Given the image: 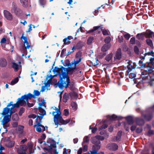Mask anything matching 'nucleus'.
I'll return each mask as SVG.
<instances>
[{
    "mask_svg": "<svg viewBox=\"0 0 154 154\" xmlns=\"http://www.w3.org/2000/svg\"><path fill=\"white\" fill-rule=\"evenodd\" d=\"M60 67L57 66L55 67L53 72L54 73L57 72V74L54 75H50L49 76L50 80H51L54 77L59 75L60 80L58 82L54 84L55 88L58 86L60 89H62L64 87L67 88V68H65L61 66H59Z\"/></svg>",
    "mask_w": 154,
    "mask_h": 154,
    "instance_id": "obj_1",
    "label": "nucleus"
},
{
    "mask_svg": "<svg viewBox=\"0 0 154 154\" xmlns=\"http://www.w3.org/2000/svg\"><path fill=\"white\" fill-rule=\"evenodd\" d=\"M154 74V71L152 68H150L148 70V72L146 71L143 72L141 73V77L143 80H146L147 82H149V80H151L150 74Z\"/></svg>",
    "mask_w": 154,
    "mask_h": 154,
    "instance_id": "obj_2",
    "label": "nucleus"
},
{
    "mask_svg": "<svg viewBox=\"0 0 154 154\" xmlns=\"http://www.w3.org/2000/svg\"><path fill=\"white\" fill-rule=\"evenodd\" d=\"M54 119V123L56 125H57L56 128L58 127L59 123L63 125H66L67 124V120H64L61 115L60 116L55 115Z\"/></svg>",
    "mask_w": 154,
    "mask_h": 154,
    "instance_id": "obj_3",
    "label": "nucleus"
},
{
    "mask_svg": "<svg viewBox=\"0 0 154 154\" xmlns=\"http://www.w3.org/2000/svg\"><path fill=\"white\" fill-rule=\"evenodd\" d=\"M4 116V117L2 121V124L3 125L4 128H5L8 126L6 124L11 120V115L8 114Z\"/></svg>",
    "mask_w": 154,
    "mask_h": 154,
    "instance_id": "obj_4",
    "label": "nucleus"
},
{
    "mask_svg": "<svg viewBox=\"0 0 154 154\" xmlns=\"http://www.w3.org/2000/svg\"><path fill=\"white\" fill-rule=\"evenodd\" d=\"M11 11L17 15H20L22 13V11L17 7L16 4L14 2L12 3Z\"/></svg>",
    "mask_w": 154,
    "mask_h": 154,
    "instance_id": "obj_5",
    "label": "nucleus"
},
{
    "mask_svg": "<svg viewBox=\"0 0 154 154\" xmlns=\"http://www.w3.org/2000/svg\"><path fill=\"white\" fill-rule=\"evenodd\" d=\"M104 138L103 136L97 135L95 137H92L91 141L94 144H99L100 143V140H103Z\"/></svg>",
    "mask_w": 154,
    "mask_h": 154,
    "instance_id": "obj_6",
    "label": "nucleus"
},
{
    "mask_svg": "<svg viewBox=\"0 0 154 154\" xmlns=\"http://www.w3.org/2000/svg\"><path fill=\"white\" fill-rule=\"evenodd\" d=\"M47 142L48 144V145L49 144L48 146L49 150L52 149V148H56L57 147L56 143L54 140L49 138L48 139Z\"/></svg>",
    "mask_w": 154,
    "mask_h": 154,
    "instance_id": "obj_7",
    "label": "nucleus"
},
{
    "mask_svg": "<svg viewBox=\"0 0 154 154\" xmlns=\"http://www.w3.org/2000/svg\"><path fill=\"white\" fill-rule=\"evenodd\" d=\"M76 67L75 64L73 62L71 63H68V74H72Z\"/></svg>",
    "mask_w": 154,
    "mask_h": 154,
    "instance_id": "obj_8",
    "label": "nucleus"
},
{
    "mask_svg": "<svg viewBox=\"0 0 154 154\" xmlns=\"http://www.w3.org/2000/svg\"><path fill=\"white\" fill-rule=\"evenodd\" d=\"M22 96L23 97L22 98H23V100H24L27 103L28 102H29L28 100L29 99L30 100L32 98H35V97L33 95L30 93H29L26 94H24Z\"/></svg>",
    "mask_w": 154,
    "mask_h": 154,
    "instance_id": "obj_9",
    "label": "nucleus"
},
{
    "mask_svg": "<svg viewBox=\"0 0 154 154\" xmlns=\"http://www.w3.org/2000/svg\"><path fill=\"white\" fill-rule=\"evenodd\" d=\"M14 108V106H12L11 107V108H7V107H6L4 108L3 109V112L2 113V115H5L7 114H8V113L10 112L11 113V115L14 112H13L12 111V109Z\"/></svg>",
    "mask_w": 154,
    "mask_h": 154,
    "instance_id": "obj_10",
    "label": "nucleus"
},
{
    "mask_svg": "<svg viewBox=\"0 0 154 154\" xmlns=\"http://www.w3.org/2000/svg\"><path fill=\"white\" fill-rule=\"evenodd\" d=\"M69 86V89L72 91H76L77 90L75 87V82L73 81H70L69 78L68 77V88Z\"/></svg>",
    "mask_w": 154,
    "mask_h": 154,
    "instance_id": "obj_11",
    "label": "nucleus"
},
{
    "mask_svg": "<svg viewBox=\"0 0 154 154\" xmlns=\"http://www.w3.org/2000/svg\"><path fill=\"white\" fill-rule=\"evenodd\" d=\"M23 96H21L20 98H19L17 99V103L13 104L12 106H14V107H16L17 108H19V106H23V103L24 102L23 100Z\"/></svg>",
    "mask_w": 154,
    "mask_h": 154,
    "instance_id": "obj_12",
    "label": "nucleus"
},
{
    "mask_svg": "<svg viewBox=\"0 0 154 154\" xmlns=\"http://www.w3.org/2000/svg\"><path fill=\"white\" fill-rule=\"evenodd\" d=\"M4 14L5 17L7 20H11L12 19V14L8 11L4 10Z\"/></svg>",
    "mask_w": 154,
    "mask_h": 154,
    "instance_id": "obj_13",
    "label": "nucleus"
},
{
    "mask_svg": "<svg viewBox=\"0 0 154 154\" xmlns=\"http://www.w3.org/2000/svg\"><path fill=\"white\" fill-rule=\"evenodd\" d=\"M107 147L109 149L113 151L117 150L118 148V145L115 143L109 144Z\"/></svg>",
    "mask_w": 154,
    "mask_h": 154,
    "instance_id": "obj_14",
    "label": "nucleus"
},
{
    "mask_svg": "<svg viewBox=\"0 0 154 154\" xmlns=\"http://www.w3.org/2000/svg\"><path fill=\"white\" fill-rule=\"evenodd\" d=\"M7 60L4 58H1L0 59V66L1 67H5L7 65Z\"/></svg>",
    "mask_w": 154,
    "mask_h": 154,
    "instance_id": "obj_15",
    "label": "nucleus"
},
{
    "mask_svg": "<svg viewBox=\"0 0 154 154\" xmlns=\"http://www.w3.org/2000/svg\"><path fill=\"white\" fill-rule=\"evenodd\" d=\"M128 70L127 72L128 73L130 72L133 69H134L136 67V66L134 63L131 62L128 64L127 66Z\"/></svg>",
    "mask_w": 154,
    "mask_h": 154,
    "instance_id": "obj_16",
    "label": "nucleus"
},
{
    "mask_svg": "<svg viewBox=\"0 0 154 154\" xmlns=\"http://www.w3.org/2000/svg\"><path fill=\"white\" fill-rule=\"evenodd\" d=\"M24 127L22 125H19L16 129V131L17 134L20 135H21L23 132Z\"/></svg>",
    "mask_w": 154,
    "mask_h": 154,
    "instance_id": "obj_17",
    "label": "nucleus"
},
{
    "mask_svg": "<svg viewBox=\"0 0 154 154\" xmlns=\"http://www.w3.org/2000/svg\"><path fill=\"white\" fill-rule=\"evenodd\" d=\"M107 118L111 120H114L116 119H122V117H117L116 115H113L111 116H108Z\"/></svg>",
    "mask_w": 154,
    "mask_h": 154,
    "instance_id": "obj_18",
    "label": "nucleus"
},
{
    "mask_svg": "<svg viewBox=\"0 0 154 154\" xmlns=\"http://www.w3.org/2000/svg\"><path fill=\"white\" fill-rule=\"evenodd\" d=\"M121 57V51L120 49H119L116 54L115 58L120 60Z\"/></svg>",
    "mask_w": 154,
    "mask_h": 154,
    "instance_id": "obj_19",
    "label": "nucleus"
},
{
    "mask_svg": "<svg viewBox=\"0 0 154 154\" xmlns=\"http://www.w3.org/2000/svg\"><path fill=\"white\" fill-rule=\"evenodd\" d=\"M75 91H74L69 94V96L72 99H76L78 97V94Z\"/></svg>",
    "mask_w": 154,
    "mask_h": 154,
    "instance_id": "obj_20",
    "label": "nucleus"
},
{
    "mask_svg": "<svg viewBox=\"0 0 154 154\" xmlns=\"http://www.w3.org/2000/svg\"><path fill=\"white\" fill-rule=\"evenodd\" d=\"M153 33V32L150 30H147L146 32L145 36L146 38H152Z\"/></svg>",
    "mask_w": 154,
    "mask_h": 154,
    "instance_id": "obj_21",
    "label": "nucleus"
},
{
    "mask_svg": "<svg viewBox=\"0 0 154 154\" xmlns=\"http://www.w3.org/2000/svg\"><path fill=\"white\" fill-rule=\"evenodd\" d=\"M110 46L111 45L110 44L104 45L101 48L102 51L103 52L106 51L110 48Z\"/></svg>",
    "mask_w": 154,
    "mask_h": 154,
    "instance_id": "obj_22",
    "label": "nucleus"
},
{
    "mask_svg": "<svg viewBox=\"0 0 154 154\" xmlns=\"http://www.w3.org/2000/svg\"><path fill=\"white\" fill-rule=\"evenodd\" d=\"M22 5L25 8L27 7L28 6V0H20Z\"/></svg>",
    "mask_w": 154,
    "mask_h": 154,
    "instance_id": "obj_23",
    "label": "nucleus"
},
{
    "mask_svg": "<svg viewBox=\"0 0 154 154\" xmlns=\"http://www.w3.org/2000/svg\"><path fill=\"white\" fill-rule=\"evenodd\" d=\"M137 124L139 125H142L144 124V121L143 119L139 118H137L136 119Z\"/></svg>",
    "mask_w": 154,
    "mask_h": 154,
    "instance_id": "obj_24",
    "label": "nucleus"
},
{
    "mask_svg": "<svg viewBox=\"0 0 154 154\" xmlns=\"http://www.w3.org/2000/svg\"><path fill=\"white\" fill-rule=\"evenodd\" d=\"M38 109L39 112L42 113V114L38 113L39 115H42V116H44L46 115V111L44 109H42L41 107H38Z\"/></svg>",
    "mask_w": 154,
    "mask_h": 154,
    "instance_id": "obj_25",
    "label": "nucleus"
},
{
    "mask_svg": "<svg viewBox=\"0 0 154 154\" xmlns=\"http://www.w3.org/2000/svg\"><path fill=\"white\" fill-rule=\"evenodd\" d=\"M15 142L14 141H11L6 144V146L9 148H11L13 147L14 144Z\"/></svg>",
    "mask_w": 154,
    "mask_h": 154,
    "instance_id": "obj_26",
    "label": "nucleus"
},
{
    "mask_svg": "<svg viewBox=\"0 0 154 154\" xmlns=\"http://www.w3.org/2000/svg\"><path fill=\"white\" fill-rule=\"evenodd\" d=\"M126 120L127 121L128 124L131 125L133 124L134 121L133 119L131 117H127L126 118Z\"/></svg>",
    "mask_w": 154,
    "mask_h": 154,
    "instance_id": "obj_27",
    "label": "nucleus"
},
{
    "mask_svg": "<svg viewBox=\"0 0 154 154\" xmlns=\"http://www.w3.org/2000/svg\"><path fill=\"white\" fill-rule=\"evenodd\" d=\"M43 116H42V115H40V116H37V118L36 119V122L37 124L39 122L40 124H41L42 122V120L43 118Z\"/></svg>",
    "mask_w": 154,
    "mask_h": 154,
    "instance_id": "obj_28",
    "label": "nucleus"
},
{
    "mask_svg": "<svg viewBox=\"0 0 154 154\" xmlns=\"http://www.w3.org/2000/svg\"><path fill=\"white\" fill-rule=\"evenodd\" d=\"M12 65L11 68H14L15 70H16V71H17L18 69V65L15 62H12ZM9 68H11V67H9Z\"/></svg>",
    "mask_w": 154,
    "mask_h": 154,
    "instance_id": "obj_29",
    "label": "nucleus"
},
{
    "mask_svg": "<svg viewBox=\"0 0 154 154\" xmlns=\"http://www.w3.org/2000/svg\"><path fill=\"white\" fill-rule=\"evenodd\" d=\"M39 123L40 124V122L38 123L36 125H34V126L35 127L36 126V131L40 133L42 132V129L40 128V126L39 125Z\"/></svg>",
    "mask_w": 154,
    "mask_h": 154,
    "instance_id": "obj_30",
    "label": "nucleus"
},
{
    "mask_svg": "<svg viewBox=\"0 0 154 154\" xmlns=\"http://www.w3.org/2000/svg\"><path fill=\"white\" fill-rule=\"evenodd\" d=\"M112 58V54H110L108 55L105 57V60L107 61H110L111 60Z\"/></svg>",
    "mask_w": 154,
    "mask_h": 154,
    "instance_id": "obj_31",
    "label": "nucleus"
},
{
    "mask_svg": "<svg viewBox=\"0 0 154 154\" xmlns=\"http://www.w3.org/2000/svg\"><path fill=\"white\" fill-rule=\"evenodd\" d=\"M145 119L147 120H150L152 118V116L151 113H149L144 116Z\"/></svg>",
    "mask_w": 154,
    "mask_h": 154,
    "instance_id": "obj_32",
    "label": "nucleus"
},
{
    "mask_svg": "<svg viewBox=\"0 0 154 154\" xmlns=\"http://www.w3.org/2000/svg\"><path fill=\"white\" fill-rule=\"evenodd\" d=\"M19 119V118L17 113H16L13 115L12 118V120L14 121H17Z\"/></svg>",
    "mask_w": 154,
    "mask_h": 154,
    "instance_id": "obj_33",
    "label": "nucleus"
},
{
    "mask_svg": "<svg viewBox=\"0 0 154 154\" xmlns=\"http://www.w3.org/2000/svg\"><path fill=\"white\" fill-rule=\"evenodd\" d=\"M24 102L23 103V106H25L27 105L28 107H32L34 104L33 103H29V102H28V103L26 102H25L24 100Z\"/></svg>",
    "mask_w": 154,
    "mask_h": 154,
    "instance_id": "obj_34",
    "label": "nucleus"
},
{
    "mask_svg": "<svg viewBox=\"0 0 154 154\" xmlns=\"http://www.w3.org/2000/svg\"><path fill=\"white\" fill-rule=\"evenodd\" d=\"M39 2L40 5L44 8L46 4V0H39Z\"/></svg>",
    "mask_w": 154,
    "mask_h": 154,
    "instance_id": "obj_35",
    "label": "nucleus"
},
{
    "mask_svg": "<svg viewBox=\"0 0 154 154\" xmlns=\"http://www.w3.org/2000/svg\"><path fill=\"white\" fill-rule=\"evenodd\" d=\"M19 81V79L18 77H16L14 79L12 80L11 82V85H13L17 83Z\"/></svg>",
    "mask_w": 154,
    "mask_h": 154,
    "instance_id": "obj_36",
    "label": "nucleus"
},
{
    "mask_svg": "<svg viewBox=\"0 0 154 154\" xmlns=\"http://www.w3.org/2000/svg\"><path fill=\"white\" fill-rule=\"evenodd\" d=\"M122 132L119 131L117 135L116 136V140L117 141H119L121 139L122 135Z\"/></svg>",
    "mask_w": 154,
    "mask_h": 154,
    "instance_id": "obj_37",
    "label": "nucleus"
},
{
    "mask_svg": "<svg viewBox=\"0 0 154 154\" xmlns=\"http://www.w3.org/2000/svg\"><path fill=\"white\" fill-rule=\"evenodd\" d=\"M146 42L148 45L150 47H152L153 46V42L152 40L149 39H147L146 40Z\"/></svg>",
    "mask_w": 154,
    "mask_h": 154,
    "instance_id": "obj_38",
    "label": "nucleus"
},
{
    "mask_svg": "<svg viewBox=\"0 0 154 154\" xmlns=\"http://www.w3.org/2000/svg\"><path fill=\"white\" fill-rule=\"evenodd\" d=\"M100 147V146L99 144H95L92 146L93 150H97L99 149Z\"/></svg>",
    "mask_w": 154,
    "mask_h": 154,
    "instance_id": "obj_39",
    "label": "nucleus"
},
{
    "mask_svg": "<svg viewBox=\"0 0 154 154\" xmlns=\"http://www.w3.org/2000/svg\"><path fill=\"white\" fill-rule=\"evenodd\" d=\"M25 109L23 107L20 108L19 111L18 112V114L20 116H22L24 112Z\"/></svg>",
    "mask_w": 154,
    "mask_h": 154,
    "instance_id": "obj_40",
    "label": "nucleus"
},
{
    "mask_svg": "<svg viewBox=\"0 0 154 154\" xmlns=\"http://www.w3.org/2000/svg\"><path fill=\"white\" fill-rule=\"evenodd\" d=\"M66 49H63L62 50L60 54V57H64L66 55Z\"/></svg>",
    "mask_w": 154,
    "mask_h": 154,
    "instance_id": "obj_41",
    "label": "nucleus"
},
{
    "mask_svg": "<svg viewBox=\"0 0 154 154\" xmlns=\"http://www.w3.org/2000/svg\"><path fill=\"white\" fill-rule=\"evenodd\" d=\"M71 106L74 109L76 110L77 109V105L75 102H72L71 103Z\"/></svg>",
    "mask_w": 154,
    "mask_h": 154,
    "instance_id": "obj_42",
    "label": "nucleus"
},
{
    "mask_svg": "<svg viewBox=\"0 0 154 154\" xmlns=\"http://www.w3.org/2000/svg\"><path fill=\"white\" fill-rule=\"evenodd\" d=\"M63 101L64 103L67 102V93H66L64 94Z\"/></svg>",
    "mask_w": 154,
    "mask_h": 154,
    "instance_id": "obj_43",
    "label": "nucleus"
},
{
    "mask_svg": "<svg viewBox=\"0 0 154 154\" xmlns=\"http://www.w3.org/2000/svg\"><path fill=\"white\" fill-rule=\"evenodd\" d=\"M94 40L93 37H89L87 41V43L88 45H90L92 43V41Z\"/></svg>",
    "mask_w": 154,
    "mask_h": 154,
    "instance_id": "obj_44",
    "label": "nucleus"
},
{
    "mask_svg": "<svg viewBox=\"0 0 154 154\" xmlns=\"http://www.w3.org/2000/svg\"><path fill=\"white\" fill-rule=\"evenodd\" d=\"M137 38L139 39L142 40L144 38V35L143 34H138L137 35Z\"/></svg>",
    "mask_w": 154,
    "mask_h": 154,
    "instance_id": "obj_45",
    "label": "nucleus"
},
{
    "mask_svg": "<svg viewBox=\"0 0 154 154\" xmlns=\"http://www.w3.org/2000/svg\"><path fill=\"white\" fill-rule=\"evenodd\" d=\"M59 108H60V105H59ZM55 109L56 110V112L57 113V114H56L55 115H58V116H60V115H61V112L60 111V108L58 109L56 107H55Z\"/></svg>",
    "mask_w": 154,
    "mask_h": 154,
    "instance_id": "obj_46",
    "label": "nucleus"
},
{
    "mask_svg": "<svg viewBox=\"0 0 154 154\" xmlns=\"http://www.w3.org/2000/svg\"><path fill=\"white\" fill-rule=\"evenodd\" d=\"M20 148L23 151H25L27 149V147L26 145H23L20 146Z\"/></svg>",
    "mask_w": 154,
    "mask_h": 154,
    "instance_id": "obj_47",
    "label": "nucleus"
},
{
    "mask_svg": "<svg viewBox=\"0 0 154 154\" xmlns=\"http://www.w3.org/2000/svg\"><path fill=\"white\" fill-rule=\"evenodd\" d=\"M100 27H101L100 26H94L93 27V29L89 31V33L93 32L94 31L97 30V29H99L100 28Z\"/></svg>",
    "mask_w": 154,
    "mask_h": 154,
    "instance_id": "obj_48",
    "label": "nucleus"
},
{
    "mask_svg": "<svg viewBox=\"0 0 154 154\" xmlns=\"http://www.w3.org/2000/svg\"><path fill=\"white\" fill-rule=\"evenodd\" d=\"M104 35H109V31H107L106 29H101Z\"/></svg>",
    "mask_w": 154,
    "mask_h": 154,
    "instance_id": "obj_49",
    "label": "nucleus"
},
{
    "mask_svg": "<svg viewBox=\"0 0 154 154\" xmlns=\"http://www.w3.org/2000/svg\"><path fill=\"white\" fill-rule=\"evenodd\" d=\"M24 43V46L25 47L26 49H29L30 47V45H29V43L27 41L26 42H25Z\"/></svg>",
    "mask_w": 154,
    "mask_h": 154,
    "instance_id": "obj_50",
    "label": "nucleus"
},
{
    "mask_svg": "<svg viewBox=\"0 0 154 154\" xmlns=\"http://www.w3.org/2000/svg\"><path fill=\"white\" fill-rule=\"evenodd\" d=\"M138 64L139 66L141 68L144 67L145 66V64L144 63H143V62L141 60H140L139 61Z\"/></svg>",
    "mask_w": 154,
    "mask_h": 154,
    "instance_id": "obj_51",
    "label": "nucleus"
},
{
    "mask_svg": "<svg viewBox=\"0 0 154 154\" xmlns=\"http://www.w3.org/2000/svg\"><path fill=\"white\" fill-rule=\"evenodd\" d=\"M34 95H33L35 97V96H38L40 95V92L38 90H34Z\"/></svg>",
    "mask_w": 154,
    "mask_h": 154,
    "instance_id": "obj_52",
    "label": "nucleus"
},
{
    "mask_svg": "<svg viewBox=\"0 0 154 154\" xmlns=\"http://www.w3.org/2000/svg\"><path fill=\"white\" fill-rule=\"evenodd\" d=\"M111 41V38L109 37H107L105 39V42L106 43H109Z\"/></svg>",
    "mask_w": 154,
    "mask_h": 154,
    "instance_id": "obj_53",
    "label": "nucleus"
},
{
    "mask_svg": "<svg viewBox=\"0 0 154 154\" xmlns=\"http://www.w3.org/2000/svg\"><path fill=\"white\" fill-rule=\"evenodd\" d=\"M24 35V33H23L22 36H21L20 38L21 39H23L24 40V42H26L27 41V38L26 36H24L23 35Z\"/></svg>",
    "mask_w": 154,
    "mask_h": 154,
    "instance_id": "obj_54",
    "label": "nucleus"
},
{
    "mask_svg": "<svg viewBox=\"0 0 154 154\" xmlns=\"http://www.w3.org/2000/svg\"><path fill=\"white\" fill-rule=\"evenodd\" d=\"M28 148L30 150V153H32V147H33V145L32 144H29L28 145Z\"/></svg>",
    "mask_w": 154,
    "mask_h": 154,
    "instance_id": "obj_55",
    "label": "nucleus"
},
{
    "mask_svg": "<svg viewBox=\"0 0 154 154\" xmlns=\"http://www.w3.org/2000/svg\"><path fill=\"white\" fill-rule=\"evenodd\" d=\"M107 127V125L106 124H104L103 125L100 127L98 129L99 131H100L103 129H105Z\"/></svg>",
    "mask_w": 154,
    "mask_h": 154,
    "instance_id": "obj_56",
    "label": "nucleus"
},
{
    "mask_svg": "<svg viewBox=\"0 0 154 154\" xmlns=\"http://www.w3.org/2000/svg\"><path fill=\"white\" fill-rule=\"evenodd\" d=\"M89 140V138L88 136H86L84 137L83 139V142L88 143Z\"/></svg>",
    "mask_w": 154,
    "mask_h": 154,
    "instance_id": "obj_57",
    "label": "nucleus"
},
{
    "mask_svg": "<svg viewBox=\"0 0 154 154\" xmlns=\"http://www.w3.org/2000/svg\"><path fill=\"white\" fill-rule=\"evenodd\" d=\"M90 129H92V132L93 133H95L97 130V128H92L91 126L90 127Z\"/></svg>",
    "mask_w": 154,
    "mask_h": 154,
    "instance_id": "obj_58",
    "label": "nucleus"
},
{
    "mask_svg": "<svg viewBox=\"0 0 154 154\" xmlns=\"http://www.w3.org/2000/svg\"><path fill=\"white\" fill-rule=\"evenodd\" d=\"M81 58H79L78 60H77L76 61L74 60L72 62H73V63H74L76 66V64H78L81 62Z\"/></svg>",
    "mask_w": 154,
    "mask_h": 154,
    "instance_id": "obj_59",
    "label": "nucleus"
},
{
    "mask_svg": "<svg viewBox=\"0 0 154 154\" xmlns=\"http://www.w3.org/2000/svg\"><path fill=\"white\" fill-rule=\"evenodd\" d=\"M136 74L134 73H131L129 74V77L132 78H133L136 77Z\"/></svg>",
    "mask_w": 154,
    "mask_h": 154,
    "instance_id": "obj_60",
    "label": "nucleus"
},
{
    "mask_svg": "<svg viewBox=\"0 0 154 154\" xmlns=\"http://www.w3.org/2000/svg\"><path fill=\"white\" fill-rule=\"evenodd\" d=\"M130 42L132 44H134L135 42V38L134 37L131 38L130 40Z\"/></svg>",
    "mask_w": 154,
    "mask_h": 154,
    "instance_id": "obj_61",
    "label": "nucleus"
},
{
    "mask_svg": "<svg viewBox=\"0 0 154 154\" xmlns=\"http://www.w3.org/2000/svg\"><path fill=\"white\" fill-rule=\"evenodd\" d=\"M37 117V116L36 115L32 114L29 115L28 117L29 118H32L33 119H35Z\"/></svg>",
    "mask_w": 154,
    "mask_h": 154,
    "instance_id": "obj_62",
    "label": "nucleus"
},
{
    "mask_svg": "<svg viewBox=\"0 0 154 154\" xmlns=\"http://www.w3.org/2000/svg\"><path fill=\"white\" fill-rule=\"evenodd\" d=\"M134 51L135 52V53L137 54H138L139 52V49L137 46H135L134 48Z\"/></svg>",
    "mask_w": 154,
    "mask_h": 154,
    "instance_id": "obj_63",
    "label": "nucleus"
},
{
    "mask_svg": "<svg viewBox=\"0 0 154 154\" xmlns=\"http://www.w3.org/2000/svg\"><path fill=\"white\" fill-rule=\"evenodd\" d=\"M150 63L152 65H154V58L151 57L149 59Z\"/></svg>",
    "mask_w": 154,
    "mask_h": 154,
    "instance_id": "obj_64",
    "label": "nucleus"
}]
</instances>
